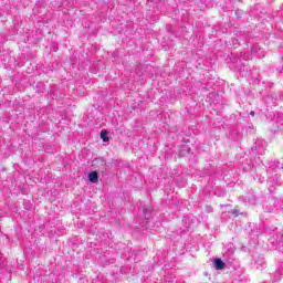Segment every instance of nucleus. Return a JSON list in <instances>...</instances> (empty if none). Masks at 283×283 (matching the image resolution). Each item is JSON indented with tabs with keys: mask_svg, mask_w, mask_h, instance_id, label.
<instances>
[{
	"mask_svg": "<svg viewBox=\"0 0 283 283\" xmlns=\"http://www.w3.org/2000/svg\"><path fill=\"white\" fill-rule=\"evenodd\" d=\"M239 200H241V202H248L249 205H258V197H255V195L253 192H249L245 196H241L239 197Z\"/></svg>",
	"mask_w": 283,
	"mask_h": 283,
	"instance_id": "obj_1",
	"label": "nucleus"
},
{
	"mask_svg": "<svg viewBox=\"0 0 283 283\" xmlns=\"http://www.w3.org/2000/svg\"><path fill=\"white\" fill-rule=\"evenodd\" d=\"M251 53L256 56V59H264V50L258 44L251 46Z\"/></svg>",
	"mask_w": 283,
	"mask_h": 283,
	"instance_id": "obj_2",
	"label": "nucleus"
},
{
	"mask_svg": "<svg viewBox=\"0 0 283 283\" xmlns=\"http://www.w3.org/2000/svg\"><path fill=\"white\" fill-rule=\"evenodd\" d=\"M214 269H217V271H222V269H224V266H227V264H224V261H222V259H214Z\"/></svg>",
	"mask_w": 283,
	"mask_h": 283,
	"instance_id": "obj_3",
	"label": "nucleus"
},
{
	"mask_svg": "<svg viewBox=\"0 0 283 283\" xmlns=\"http://www.w3.org/2000/svg\"><path fill=\"white\" fill-rule=\"evenodd\" d=\"M103 143H109V132L103 129L99 134Z\"/></svg>",
	"mask_w": 283,
	"mask_h": 283,
	"instance_id": "obj_4",
	"label": "nucleus"
},
{
	"mask_svg": "<svg viewBox=\"0 0 283 283\" xmlns=\"http://www.w3.org/2000/svg\"><path fill=\"white\" fill-rule=\"evenodd\" d=\"M90 182H98V172L92 171L88 174Z\"/></svg>",
	"mask_w": 283,
	"mask_h": 283,
	"instance_id": "obj_5",
	"label": "nucleus"
},
{
	"mask_svg": "<svg viewBox=\"0 0 283 283\" xmlns=\"http://www.w3.org/2000/svg\"><path fill=\"white\" fill-rule=\"evenodd\" d=\"M260 145H266V142L264 140H258L255 142L254 146H252V151H258V149H260Z\"/></svg>",
	"mask_w": 283,
	"mask_h": 283,
	"instance_id": "obj_6",
	"label": "nucleus"
},
{
	"mask_svg": "<svg viewBox=\"0 0 283 283\" xmlns=\"http://www.w3.org/2000/svg\"><path fill=\"white\" fill-rule=\"evenodd\" d=\"M270 98H272V101H277V94L275 93L269 94L268 97L265 98V103H269Z\"/></svg>",
	"mask_w": 283,
	"mask_h": 283,
	"instance_id": "obj_7",
	"label": "nucleus"
},
{
	"mask_svg": "<svg viewBox=\"0 0 283 283\" xmlns=\"http://www.w3.org/2000/svg\"><path fill=\"white\" fill-rule=\"evenodd\" d=\"M143 213L145 216V219L149 220V216H151V210H149V208H144Z\"/></svg>",
	"mask_w": 283,
	"mask_h": 283,
	"instance_id": "obj_8",
	"label": "nucleus"
},
{
	"mask_svg": "<svg viewBox=\"0 0 283 283\" xmlns=\"http://www.w3.org/2000/svg\"><path fill=\"white\" fill-rule=\"evenodd\" d=\"M276 244L279 245V247H283V234L282 233H279L277 234V238H276Z\"/></svg>",
	"mask_w": 283,
	"mask_h": 283,
	"instance_id": "obj_9",
	"label": "nucleus"
},
{
	"mask_svg": "<svg viewBox=\"0 0 283 283\" xmlns=\"http://www.w3.org/2000/svg\"><path fill=\"white\" fill-rule=\"evenodd\" d=\"M235 70H238V72H240V74H242V76H247V74H249V70H244L240 66H235Z\"/></svg>",
	"mask_w": 283,
	"mask_h": 283,
	"instance_id": "obj_10",
	"label": "nucleus"
},
{
	"mask_svg": "<svg viewBox=\"0 0 283 283\" xmlns=\"http://www.w3.org/2000/svg\"><path fill=\"white\" fill-rule=\"evenodd\" d=\"M250 59H251V55H250L249 53H244V54L242 55V60H243V61H250Z\"/></svg>",
	"mask_w": 283,
	"mask_h": 283,
	"instance_id": "obj_11",
	"label": "nucleus"
},
{
	"mask_svg": "<svg viewBox=\"0 0 283 283\" xmlns=\"http://www.w3.org/2000/svg\"><path fill=\"white\" fill-rule=\"evenodd\" d=\"M276 70L279 72V76L283 77V64L279 66Z\"/></svg>",
	"mask_w": 283,
	"mask_h": 283,
	"instance_id": "obj_12",
	"label": "nucleus"
},
{
	"mask_svg": "<svg viewBox=\"0 0 283 283\" xmlns=\"http://www.w3.org/2000/svg\"><path fill=\"white\" fill-rule=\"evenodd\" d=\"M275 275L277 276V279H275L274 282H279V280H282V273L277 272Z\"/></svg>",
	"mask_w": 283,
	"mask_h": 283,
	"instance_id": "obj_13",
	"label": "nucleus"
},
{
	"mask_svg": "<svg viewBox=\"0 0 283 283\" xmlns=\"http://www.w3.org/2000/svg\"><path fill=\"white\" fill-rule=\"evenodd\" d=\"M232 213L233 216H240V210H238V208H234Z\"/></svg>",
	"mask_w": 283,
	"mask_h": 283,
	"instance_id": "obj_14",
	"label": "nucleus"
},
{
	"mask_svg": "<svg viewBox=\"0 0 283 283\" xmlns=\"http://www.w3.org/2000/svg\"><path fill=\"white\" fill-rule=\"evenodd\" d=\"M274 167H276V169H282V167L280 166V161H277L276 164H274Z\"/></svg>",
	"mask_w": 283,
	"mask_h": 283,
	"instance_id": "obj_15",
	"label": "nucleus"
},
{
	"mask_svg": "<svg viewBox=\"0 0 283 283\" xmlns=\"http://www.w3.org/2000/svg\"><path fill=\"white\" fill-rule=\"evenodd\" d=\"M231 61H242V59L239 57H232Z\"/></svg>",
	"mask_w": 283,
	"mask_h": 283,
	"instance_id": "obj_16",
	"label": "nucleus"
},
{
	"mask_svg": "<svg viewBox=\"0 0 283 283\" xmlns=\"http://www.w3.org/2000/svg\"><path fill=\"white\" fill-rule=\"evenodd\" d=\"M250 116H255V112H250Z\"/></svg>",
	"mask_w": 283,
	"mask_h": 283,
	"instance_id": "obj_17",
	"label": "nucleus"
},
{
	"mask_svg": "<svg viewBox=\"0 0 283 283\" xmlns=\"http://www.w3.org/2000/svg\"><path fill=\"white\" fill-rule=\"evenodd\" d=\"M279 98H280V101H283V93L280 95Z\"/></svg>",
	"mask_w": 283,
	"mask_h": 283,
	"instance_id": "obj_18",
	"label": "nucleus"
},
{
	"mask_svg": "<svg viewBox=\"0 0 283 283\" xmlns=\"http://www.w3.org/2000/svg\"><path fill=\"white\" fill-rule=\"evenodd\" d=\"M208 211H211V207L208 208Z\"/></svg>",
	"mask_w": 283,
	"mask_h": 283,
	"instance_id": "obj_19",
	"label": "nucleus"
},
{
	"mask_svg": "<svg viewBox=\"0 0 283 283\" xmlns=\"http://www.w3.org/2000/svg\"><path fill=\"white\" fill-rule=\"evenodd\" d=\"M208 211H211V207L208 208Z\"/></svg>",
	"mask_w": 283,
	"mask_h": 283,
	"instance_id": "obj_20",
	"label": "nucleus"
},
{
	"mask_svg": "<svg viewBox=\"0 0 283 283\" xmlns=\"http://www.w3.org/2000/svg\"><path fill=\"white\" fill-rule=\"evenodd\" d=\"M232 283H238V281H233Z\"/></svg>",
	"mask_w": 283,
	"mask_h": 283,
	"instance_id": "obj_21",
	"label": "nucleus"
}]
</instances>
